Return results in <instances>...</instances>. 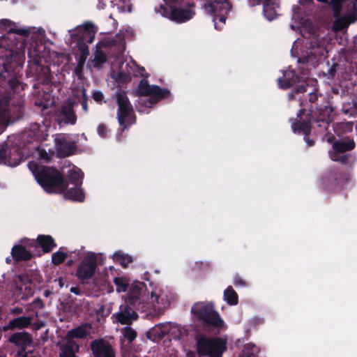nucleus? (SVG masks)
Masks as SVG:
<instances>
[{"mask_svg":"<svg viewBox=\"0 0 357 357\" xmlns=\"http://www.w3.org/2000/svg\"><path fill=\"white\" fill-rule=\"evenodd\" d=\"M38 184L48 193H61L65 192L68 199L82 202L85 195L81 188L83 174L81 170L75 167L70 169L68 174V183L64 181L62 174L56 169L38 166L31 162L28 164Z\"/></svg>","mask_w":357,"mask_h":357,"instance_id":"nucleus-1","label":"nucleus"},{"mask_svg":"<svg viewBox=\"0 0 357 357\" xmlns=\"http://www.w3.org/2000/svg\"><path fill=\"white\" fill-rule=\"evenodd\" d=\"M191 313L194 317L204 326L211 328L215 334L226 329V324L218 312L215 310L211 302L199 301L191 307Z\"/></svg>","mask_w":357,"mask_h":357,"instance_id":"nucleus-2","label":"nucleus"},{"mask_svg":"<svg viewBox=\"0 0 357 357\" xmlns=\"http://www.w3.org/2000/svg\"><path fill=\"white\" fill-rule=\"evenodd\" d=\"M196 346L197 354L201 356L222 357L227 349V340L200 335L197 338Z\"/></svg>","mask_w":357,"mask_h":357,"instance_id":"nucleus-3","label":"nucleus"},{"mask_svg":"<svg viewBox=\"0 0 357 357\" xmlns=\"http://www.w3.org/2000/svg\"><path fill=\"white\" fill-rule=\"evenodd\" d=\"M172 299V294L167 288L159 286L153 287L148 291L146 311L162 312L170 306Z\"/></svg>","mask_w":357,"mask_h":357,"instance_id":"nucleus-4","label":"nucleus"},{"mask_svg":"<svg viewBox=\"0 0 357 357\" xmlns=\"http://www.w3.org/2000/svg\"><path fill=\"white\" fill-rule=\"evenodd\" d=\"M98 28L91 22H86L77 26L75 29L70 30V44L76 43L77 47L82 54L87 53L88 47L86 43H92L94 40Z\"/></svg>","mask_w":357,"mask_h":357,"instance_id":"nucleus-5","label":"nucleus"},{"mask_svg":"<svg viewBox=\"0 0 357 357\" xmlns=\"http://www.w3.org/2000/svg\"><path fill=\"white\" fill-rule=\"evenodd\" d=\"M205 10L213 16L215 29L221 30L226 22V15L231 10L227 0H209L204 4Z\"/></svg>","mask_w":357,"mask_h":357,"instance_id":"nucleus-6","label":"nucleus"},{"mask_svg":"<svg viewBox=\"0 0 357 357\" xmlns=\"http://www.w3.org/2000/svg\"><path fill=\"white\" fill-rule=\"evenodd\" d=\"M137 91L139 94L144 96L139 99V103L146 107H151L153 104L169 94L167 90L155 85L150 86L145 79L140 82Z\"/></svg>","mask_w":357,"mask_h":357,"instance_id":"nucleus-7","label":"nucleus"},{"mask_svg":"<svg viewBox=\"0 0 357 357\" xmlns=\"http://www.w3.org/2000/svg\"><path fill=\"white\" fill-rule=\"evenodd\" d=\"M137 91L139 94L144 96L139 99V103L146 107H151L153 104L169 94L167 90L155 85L150 86L145 79L140 82Z\"/></svg>","mask_w":357,"mask_h":357,"instance_id":"nucleus-8","label":"nucleus"},{"mask_svg":"<svg viewBox=\"0 0 357 357\" xmlns=\"http://www.w3.org/2000/svg\"><path fill=\"white\" fill-rule=\"evenodd\" d=\"M118 104L117 119L121 126L127 128L135 123L132 106L131 105L126 93L119 92L116 94Z\"/></svg>","mask_w":357,"mask_h":357,"instance_id":"nucleus-9","label":"nucleus"},{"mask_svg":"<svg viewBox=\"0 0 357 357\" xmlns=\"http://www.w3.org/2000/svg\"><path fill=\"white\" fill-rule=\"evenodd\" d=\"M148 289L144 282L135 281L129 287L128 292V300L130 305L137 310L146 311V298L148 297Z\"/></svg>","mask_w":357,"mask_h":357,"instance_id":"nucleus-10","label":"nucleus"},{"mask_svg":"<svg viewBox=\"0 0 357 357\" xmlns=\"http://www.w3.org/2000/svg\"><path fill=\"white\" fill-rule=\"evenodd\" d=\"M184 333V328L176 323L165 322L155 324L147 333V337L155 342L166 334L171 333L174 337H179Z\"/></svg>","mask_w":357,"mask_h":357,"instance_id":"nucleus-11","label":"nucleus"},{"mask_svg":"<svg viewBox=\"0 0 357 357\" xmlns=\"http://www.w3.org/2000/svg\"><path fill=\"white\" fill-rule=\"evenodd\" d=\"M356 1L357 0H331L330 4L333 8L334 16L342 15L349 17L351 22L357 20Z\"/></svg>","mask_w":357,"mask_h":357,"instance_id":"nucleus-12","label":"nucleus"},{"mask_svg":"<svg viewBox=\"0 0 357 357\" xmlns=\"http://www.w3.org/2000/svg\"><path fill=\"white\" fill-rule=\"evenodd\" d=\"M325 52L326 47L323 37H321L319 35H314L312 38H311L309 46L307 47V50L302 51L303 62H309L312 60V57L317 58L324 56Z\"/></svg>","mask_w":357,"mask_h":357,"instance_id":"nucleus-13","label":"nucleus"},{"mask_svg":"<svg viewBox=\"0 0 357 357\" xmlns=\"http://www.w3.org/2000/svg\"><path fill=\"white\" fill-rule=\"evenodd\" d=\"M195 14L192 6L188 2H185L181 6H178L172 11L165 9L162 12V16L180 23L190 20Z\"/></svg>","mask_w":357,"mask_h":357,"instance_id":"nucleus-14","label":"nucleus"},{"mask_svg":"<svg viewBox=\"0 0 357 357\" xmlns=\"http://www.w3.org/2000/svg\"><path fill=\"white\" fill-rule=\"evenodd\" d=\"M19 108L10 104L7 97L0 98V134L8 126L13 114L19 111Z\"/></svg>","mask_w":357,"mask_h":357,"instance_id":"nucleus-15","label":"nucleus"},{"mask_svg":"<svg viewBox=\"0 0 357 357\" xmlns=\"http://www.w3.org/2000/svg\"><path fill=\"white\" fill-rule=\"evenodd\" d=\"M114 322L130 324L138 318L137 314L125 302L119 306V311L112 314Z\"/></svg>","mask_w":357,"mask_h":357,"instance_id":"nucleus-16","label":"nucleus"},{"mask_svg":"<svg viewBox=\"0 0 357 357\" xmlns=\"http://www.w3.org/2000/svg\"><path fill=\"white\" fill-rule=\"evenodd\" d=\"M249 1L252 6L259 5L261 2L264 15L268 21L274 20L280 11L278 0H249Z\"/></svg>","mask_w":357,"mask_h":357,"instance_id":"nucleus-17","label":"nucleus"},{"mask_svg":"<svg viewBox=\"0 0 357 357\" xmlns=\"http://www.w3.org/2000/svg\"><path fill=\"white\" fill-rule=\"evenodd\" d=\"M91 349L95 357H115L113 348L103 339L92 341Z\"/></svg>","mask_w":357,"mask_h":357,"instance_id":"nucleus-18","label":"nucleus"},{"mask_svg":"<svg viewBox=\"0 0 357 357\" xmlns=\"http://www.w3.org/2000/svg\"><path fill=\"white\" fill-rule=\"evenodd\" d=\"M104 257L101 253H93L84 250L79 268H96L103 265Z\"/></svg>","mask_w":357,"mask_h":357,"instance_id":"nucleus-19","label":"nucleus"},{"mask_svg":"<svg viewBox=\"0 0 357 357\" xmlns=\"http://www.w3.org/2000/svg\"><path fill=\"white\" fill-rule=\"evenodd\" d=\"M79 344L73 340H66L60 345V357H77L79 351Z\"/></svg>","mask_w":357,"mask_h":357,"instance_id":"nucleus-20","label":"nucleus"},{"mask_svg":"<svg viewBox=\"0 0 357 357\" xmlns=\"http://www.w3.org/2000/svg\"><path fill=\"white\" fill-rule=\"evenodd\" d=\"M0 32L15 33L21 36H26L29 31L17 28V24L8 19H1L0 20Z\"/></svg>","mask_w":357,"mask_h":357,"instance_id":"nucleus-21","label":"nucleus"},{"mask_svg":"<svg viewBox=\"0 0 357 357\" xmlns=\"http://www.w3.org/2000/svg\"><path fill=\"white\" fill-rule=\"evenodd\" d=\"M55 142L57 153L61 157H66L71 155L75 149L74 142H68L63 138H57Z\"/></svg>","mask_w":357,"mask_h":357,"instance_id":"nucleus-22","label":"nucleus"},{"mask_svg":"<svg viewBox=\"0 0 357 357\" xmlns=\"http://www.w3.org/2000/svg\"><path fill=\"white\" fill-rule=\"evenodd\" d=\"M91 326L89 324L80 325L79 326L71 329L68 332L67 340H73L74 338H84L90 335Z\"/></svg>","mask_w":357,"mask_h":357,"instance_id":"nucleus-23","label":"nucleus"},{"mask_svg":"<svg viewBox=\"0 0 357 357\" xmlns=\"http://www.w3.org/2000/svg\"><path fill=\"white\" fill-rule=\"evenodd\" d=\"M10 342L17 346L24 348L31 344L32 340L30 335L26 332H18L14 333L9 339Z\"/></svg>","mask_w":357,"mask_h":357,"instance_id":"nucleus-24","label":"nucleus"},{"mask_svg":"<svg viewBox=\"0 0 357 357\" xmlns=\"http://www.w3.org/2000/svg\"><path fill=\"white\" fill-rule=\"evenodd\" d=\"M298 77L293 70L286 71L282 78H278V84L280 88L287 89L298 82Z\"/></svg>","mask_w":357,"mask_h":357,"instance_id":"nucleus-25","label":"nucleus"},{"mask_svg":"<svg viewBox=\"0 0 357 357\" xmlns=\"http://www.w3.org/2000/svg\"><path fill=\"white\" fill-rule=\"evenodd\" d=\"M12 255L16 261H26L32 257L31 250H27L22 245H15L12 249Z\"/></svg>","mask_w":357,"mask_h":357,"instance_id":"nucleus-26","label":"nucleus"},{"mask_svg":"<svg viewBox=\"0 0 357 357\" xmlns=\"http://www.w3.org/2000/svg\"><path fill=\"white\" fill-rule=\"evenodd\" d=\"M6 153V149L2 147L0 149V164L15 167L20 163L21 159L19 157H15V155L18 156V154L13 153L7 158Z\"/></svg>","mask_w":357,"mask_h":357,"instance_id":"nucleus-27","label":"nucleus"},{"mask_svg":"<svg viewBox=\"0 0 357 357\" xmlns=\"http://www.w3.org/2000/svg\"><path fill=\"white\" fill-rule=\"evenodd\" d=\"M356 144L353 139H347L342 141H336L333 144V149L339 153L351 151L355 148Z\"/></svg>","mask_w":357,"mask_h":357,"instance_id":"nucleus-28","label":"nucleus"},{"mask_svg":"<svg viewBox=\"0 0 357 357\" xmlns=\"http://www.w3.org/2000/svg\"><path fill=\"white\" fill-rule=\"evenodd\" d=\"M37 241L43 248L44 252H49L56 246L54 239L48 235L38 236Z\"/></svg>","mask_w":357,"mask_h":357,"instance_id":"nucleus-29","label":"nucleus"},{"mask_svg":"<svg viewBox=\"0 0 357 357\" xmlns=\"http://www.w3.org/2000/svg\"><path fill=\"white\" fill-rule=\"evenodd\" d=\"M112 258L114 261L123 267L128 266L133 261V258L131 256L121 250L115 252L112 255Z\"/></svg>","mask_w":357,"mask_h":357,"instance_id":"nucleus-30","label":"nucleus"},{"mask_svg":"<svg viewBox=\"0 0 357 357\" xmlns=\"http://www.w3.org/2000/svg\"><path fill=\"white\" fill-rule=\"evenodd\" d=\"M223 300L229 305H236L238 304V294L231 286H228L224 291Z\"/></svg>","mask_w":357,"mask_h":357,"instance_id":"nucleus-31","label":"nucleus"},{"mask_svg":"<svg viewBox=\"0 0 357 357\" xmlns=\"http://www.w3.org/2000/svg\"><path fill=\"white\" fill-rule=\"evenodd\" d=\"M31 324V318L30 317H20L10 320L7 328L10 329L25 328Z\"/></svg>","mask_w":357,"mask_h":357,"instance_id":"nucleus-32","label":"nucleus"},{"mask_svg":"<svg viewBox=\"0 0 357 357\" xmlns=\"http://www.w3.org/2000/svg\"><path fill=\"white\" fill-rule=\"evenodd\" d=\"M61 116L66 123L74 125L76 123L77 118L70 105H66L62 107Z\"/></svg>","mask_w":357,"mask_h":357,"instance_id":"nucleus-33","label":"nucleus"},{"mask_svg":"<svg viewBox=\"0 0 357 357\" xmlns=\"http://www.w3.org/2000/svg\"><path fill=\"white\" fill-rule=\"evenodd\" d=\"M165 5H161L160 8L156 10L162 15V12L167 9L168 11H172L176 9L178 6H181L185 1V0H163Z\"/></svg>","mask_w":357,"mask_h":357,"instance_id":"nucleus-34","label":"nucleus"},{"mask_svg":"<svg viewBox=\"0 0 357 357\" xmlns=\"http://www.w3.org/2000/svg\"><path fill=\"white\" fill-rule=\"evenodd\" d=\"M83 255H84V250L82 248L68 252L66 265L68 266H72L75 265L79 260L82 259Z\"/></svg>","mask_w":357,"mask_h":357,"instance_id":"nucleus-35","label":"nucleus"},{"mask_svg":"<svg viewBox=\"0 0 357 357\" xmlns=\"http://www.w3.org/2000/svg\"><path fill=\"white\" fill-rule=\"evenodd\" d=\"M111 3L114 8H116L119 13H130L132 5L130 0H112Z\"/></svg>","mask_w":357,"mask_h":357,"instance_id":"nucleus-36","label":"nucleus"},{"mask_svg":"<svg viewBox=\"0 0 357 357\" xmlns=\"http://www.w3.org/2000/svg\"><path fill=\"white\" fill-rule=\"evenodd\" d=\"M337 19L334 22L333 24V29L334 31H340L346 27H347L351 23H354V22L351 21V18L347 16H342L335 17Z\"/></svg>","mask_w":357,"mask_h":357,"instance_id":"nucleus-37","label":"nucleus"},{"mask_svg":"<svg viewBox=\"0 0 357 357\" xmlns=\"http://www.w3.org/2000/svg\"><path fill=\"white\" fill-rule=\"evenodd\" d=\"M68 257V252H64L62 248L55 252L52 255V263L54 266L61 265Z\"/></svg>","mask_w":357,"mask_h":357,"instance_id":"nucleus-38","label":"nucleus"},{"mask_svg":"<svg viewBox=\"0 0 357 357\" xmlns=\"http://www.w3.org/2000/svg\"><path fill=\"white\" fill-rule=\"evenodd\" d=\"M259 351V349L252 343L245 344L243 350V357H256Z\"/></svg>","mask_w":357,"mask_h":357,"instance_id":"nucleus-39","label":"nucleus"},{"mask_svg":"<svg viewBox=\"0 0 357 357\" xmlns=\"http://www.w3.org/2000/svg\"><path fill=\"white\" fill-rule=\"evenodd\" d=\"M292 129L294 132L307 135L311 130V126L308 122L296 123L292 125Z\"/></svg>","mask_w":357,"mask_h":357,"instance_id":"nucleus-40","label":"nucleus"},{"mask_svg":"<svg viewBox=\"0 0 357 357\" xmlns=\"http://www.w3.org/2000/svg\"><path fill=\"white\" fill-rule=\"evenodd\" d=\"M126 65L129 67L131 75L136 77L145 75L144 68L139 66L135 61H131L130 63H126Z\"/></svg>","mask_w":357,"mask_h":357,"instance_id":"nucleus-41","label":"nucleus"},{"mask_svg":"<svg viewBox=\"0 0 357 357\" xmlns=\"http://www.w3.org/2000/svg\"><path fill=\"white\" fill-rule=\"evenodd\" d=\"M94 270L95 269H77L76 275L84 282L93 277Z\"/></svg>","mask_w":357,"mask_h":357,"instance_id":"nucleus-42","label":"nucleus"},{"mask_svg":"<svg viewBox=\"0 0 357 357\" xmlns=\"http://www.w3.org/2000/svg\"><path fill=\"white\" fill-rule=\"evenodd\" d=\"M37 152H38L40 159L44 160L45 162L50 161L54 155V151H52L50 150H49L47 151L44 148L38 149Z\"/></svg>","mask_w":357,"mask_h":357,"instance_id":"nucleus-43","label":"nucleus"},{"mask_svg":"<svg viewBox=\"0 0 357 357\" xmlns=\"http://www.w3.org/2000/svg\"><path fill=\"white\" fill-rule=\"evenodd\" d=\"M122 333L123 335V337L126 339H127L130 342L133 341L136 338V336H137L136 332L129 326H126L123 329Z\"/></svg>","mask_w":357,"mask_h":357,"instance_id":"nucleus-44","label":"nucleus"},{"mask_svg":"<svg viewBox=\"0 0 357 357\" xmlns=\"http://www.w3.org/2000/svg\"><path fill=\"white\" fill-rule=\"evenodd\" d=\"M131 75V73L129 70H127L126 73L124 72H117L112 73V77L118 81V82H126L129 79V75Z\"/></svg>","mask_w":357,"mask_h":357,"instance_id":"nucleus-45","label":"nucleus"},{"mask_svg":"<svg viewBox=\"0 0 357 357\" xmlns=\"http://www.w3.org/2000/svg\"><path fill=\"white\" fill-rule=\"evenodd\" d=\"M114 282L116 286V291L118 292H125L128 291L130 284H128L119 278H115Z\"/></svg>","mask_w":357,"mask_h":357,"instance_id":"nucleus-46","label":"nucleus"},{"mask_svg":"<svg viewBox=\"0 0 357 357\" xmlns=\"http://www.w3.org/2000/svg\"><path fill=\"white\" fill-rule=\"evenodd\" d=\"M94 310L98 317H105L110 313V309L109 307L106 308L105 306L102 305H98Z\"/></svg>","mask_w":357,"mask_h":357,"instance_id":"nucleus-47","label":"nucleus"},{"mask_svg":"<svg viewBox=\"0 0 357 357\" xmlns=\"http://www.w3.org/2000/svg\"><path fill=\"white\" fill-rule=\"evenodd\" d=\"M234 284L236 287H245L247 283L239 275H236L234 278Z\"/></svg>","mask_w":357,"mask_h":357,"instance_id":"nucleus-48","label":"nucleus"},{"mask_svg":"<svg viewBox=\"0 0 357 357\" xmlns=\"http://www.w3.org/2000/svg\"><path fill=\"white\" fill-rule=\"evenodd\" d=\"M264 322V320L261 317H252L250 320V324L252 326H257V325H260V324H262Z\"/></svg>","mask_w":357,"mask_h":357,"instance_id":"nucleus-49","label":"nucleus"},{"mask_svg":"<svg viewBox=\"0 0 357 357\" xmlns=\"http://www.w3.org/2000/svg\"><path fill=\"white\" fill-rule=\"evenodd\" d=\"M97 132L100 137H105L107 135V128L103 124H100L97 128Z\"/></svg>","mask_w":357,"mask_h":357,"instance_id":"nucleus-50","label":"nucleus"},{"mask_svg":"<svg viewBox=\"0 0 357 357\" xmlns=\"http://www.w3.org/2000/svg\"><path fill=\"white\" fill-rule=\"evenodd\" d=\"M93 98L96 101V102H100L102 100L103 98V94L101 91H95L93 93Z\"/></svg>","mask_w":357,"mask_h":357,"instance_id":"nucleus-51","label":"nucleus"},{"mask_svg":"<svg viewBox=\"0 0 357 357\" xmlns=\"http://www.w3.org/2000/svg\"><path fill=\"white\" fill-rule=\"evenodd\" d=\"M339 152H337L336 151H334V152H330V158L333 161H337L339 160Z\"/></svg>","mask_w":357,"mask_h":357,"instance_id":"nucleus-52","label":"nucleus"},{"mask_svg":"<svg viewBox=\"0 0 357 357\" xmlns=\"http://www.w3.org/2000/svg\"><path fill=\"white\" fill-rule=\"evenodd\" d=\"M348 158H349L348 155H340L339 160L337 161L342 164H345L347 162Z\"/></svg>","mask_w":357,"mask_h":357,"instance_id":"nucleus-53","label":"nucleus"},{"mask_svg":"<svg viewBox=\"0 0 357 357\" xmlns=\"http://www.w3.org/2000/svg\"><path fill=\"white\" fill-rule=\"evenodd\" d=\"M95 60L98 63H104L105 61V56H102V55H96V58H95Z\"/></svg>","mask_w":357,"mask_h":357,"instance_id":"nucleus-54","label":"nucleus"},{"mask_svg":"<svg viewBox=\"0 0 357 357\" xmlns=\"http://www.w3.org/2000/svg\"><path fill=\"white\" fill-rule=\"evenodd\" d=\"M70 291L71 293H73L76 295H80L81 294V291L80 289L77 287H72L70 289Z\"/></svg>","mask_w":357,"mask_h":357,"instance_id":"nucleus-55","label":"nucleus"},{"mask_svg":"<svg viewBox=\"0 0 357 357\" xmlns=\"http://www.w3.org/2000/svg\"><path fill=\"white\" fill-rule=\"evenodd\" d=\"M58 281L59 286L62 288L64 286V280L62 278H59L55 280V282Z\"/></svg>","mask_w":357,"mask_h":357,"instance_id":"nucleus-56","label":"nucleus"},{"mask_svg":"<svg viewBox=\"0 0 357 357\" xmlns=\"http://www.w3.org/2000/svg\"><path fill=\"white\" fill-rule=\"evenodd\" d=\"M82 109L85 112H88V105L86 100H84L82 103Z\"/></svg>","mask_w":357,"mask_h":357,"instance_id":"nucleus-57","label":"nucleus"},{"mask_svg":"<svg viewBox=\"0 0 357 357\" xmlns=\"http://www.w3.org/2000/svg\"><path fill=\"white\" fill-rule=\"evenodd\" d=\"M305 90V86L304 85H301L297 89V92H304Z\"/></svg>","mask_w":357,"mask_h":357,"instance_id":"nucleus-58","label":"nucleus"},{"mask_svg":"<svg viewBox=\"0 0 357 357\" xmlns=\"http://www.w3.org/2000/svg\"><path fill=\"white\" fill-rule=\"evenodd\" d=\"M306 142L309 146H312L314 144V142L312 140H310L309 139H306Z\"/></svg>","mask_w":357,"mask_h":357,"instance_id":"nucleus-59","label":"nucleus"},{"mask_svg":"<svg viewBox=\"0 0 357 357\" xmlns=\"http://www.w3.org/2000/svg\"><path fill=\"white\" fill-rule=\"evenodd\" d=\"M36 245V242H34L33 241H31V242L29 243V248H31V247L35 246Z\"/></svg>","mask_w":357,"mask_h":357,"instance_id":"nucleus-60","label":"nucleus"},{"mask_svg":"<svg viewBox=\"0 0 357 357\" xmlns=\"http://www.w3.org/2000/svg\"><path fill=\"white\" fill-rule=\"evenodd\" d=\"M22 357H36V356H29V355H28L27 354H24V355H22Z\"/></svg>","mask_w":357,"mask_h":357,"instance_id":"nucleus-61","label":"nucleus"},{"mask_svg":"<svg viewBox=\"0 0 357 357\" xmlns=\"http://www.w3.org/2000/svg\"><path fill=\"white\" fill-rule=\"evenodd\" d=\"M298 43V40H296V41H295V43H294L293 47H294L295 46H296Z\"/></svg>","mask_w":357,"mask_h":357,"instance_id":"nucleus-62","label":"nucleus"},{"mask_svg":"<svg viewBox=\"0 0 357 357\" xmlns=\"http://www.w3.org/2000/svg\"><path fill=\"white\" fill-rule=\"evenodd\" d=\"M96 46H97L98 47H101L102 46V45L100 43H98V44H97V45H96Z\"/></svg>","mask_w":357,"mask_h":357,"instance_id":"nucleus-63","label":"nucleus"},{"mask_svg":"<svg viewBox=\"0 0 357 357\" xmlns=\"http://www.w3.org/2000/svg\"><path fill=\"white\" fill-rule=\"evenodd\" d=\"M318 1H320V2H326L328 0H317Z\"/></svg>","mask_w":357,"mask_h":357,"instance_id":"nucleus-64","label":"nucleus"}]
</instances>
